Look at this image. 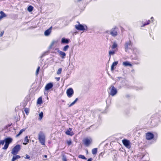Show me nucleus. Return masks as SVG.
I'll use <instances>...</instances> for the list:
<instances>
[{
	"label": "nucleus",
	"instance_id": "f03ea898",
	"mask_svg": "<svg viewBox=\"0 0 161 161\" xmlns=\"http://www.w3.org/2000/svg\"><path fill=\"white\" fill-rule=\"evenodd\" d=\"M5 144L3 147V149L4 150L7 149L9 145V144L12 142L13 141V139L10 137H8L5 138Z\"/></svg>",
	"mask_w": 161,
	"mask_h": 161
},
{
	"label": "nucleus",
	"instance_id": "c85d7f7f",
	"mask_svg": "<svg viewBox=\"0 0 161 161\" xmlns=\"http://www.w3.org/2000/svg\"><path fill=\"white\" fill-rule=\"evenodd\" d=\"M57 43V42L56 41H53L51 43V44L50 45V47H49V48L51 49L52 48L53 46V45Z\"/></svg>",
	"mask_w": 161,
	"mask_h": 161
},
{
	"label": "nucleus",
	"instance_id": "de8ad7c7",
	"mask_svg": "<svg viewBox=\"0 0 161 161\" xmlns=\"http://www.w3.org/2000/svg\"><path fill=\"white\" fill-rule=\"evenodd\" d=\"M82 0H77V2H80V1H82Z\"/></svg>",
	"mask_w": 161,
	"mask_h": 161
},
{
	"label": "nucleus",
	"instance_id": "58836bf2",
	"mask_svg": "<svg viewBox=\"0 0 161 161\" xmlns=\"http://www.w3.org/2000/svg\"><path fill=\"white\" fill-rule=\"evenodd\" d=\"M4 142H5V139L4 140H1L0 141V145H3Z\"/></svg>",
	"mask_w": 161,
	"mask_h": 161
},
{
	"label": "nucleus",
	"instance_id": "a878e982",
	"mask_svg": "<svg viewBox=\"0 0 161 161\" xmlns=\"http://www.w3.org/2000/svg\"><path fill=\"white\" fill-rule=\"evenodd\" d=\"M25 129H23L20 130L19 133L16 136V137H18L22 132L25 131Z\"/></svg>",
	"mask_w": 161,
	"mask_h": 161
},
{
	"label": "nucleus",
	"instance_id": "f3484780",
	"mask_svg": "<svg viewBox=\"0 0 161 161\" xmlns=\"http://www.w3.org/2000/svg\"><path fill=\"white\" fill-rule=\"evenodd\" d=\"M122 64L124 66H129L130 67H132V65L128 61L124 62H123Z\"/></svg>",
	"mask_w": 161,
	"mask_h": 161
},
{
	"label": "nucleus",
	"instance_id": "393cba45",
	"mask_svg": "<svg viewBox=\"0 0 161 161\" xmlns=\"http://www.w3.org/2000/svg\"><path fill=\"white\" fill-rule=\"evenodd\" d=\"M97 152V148H95L92 150V153L93 155H96Z\"/></svg>",
	"mask_w": 161,
	"mask_h": 161
},
{
	"label": "nucleus",
	"instance_id": "a211bd4d",
	"mask_svg": "<svg viewBox=\"0 0 161 161\" xmlns=\"http://www.w3.org/2000/svg\"><path fill=\"white\" fill-rule=\"evenodd\" d=\"M0 20L3 18L7 16V15L3 11H1L0 12Z\"/></svg>",
	"mask_w": 161,
	"mask_h": 161
},
{
	"label": "nucleus",
	"instance_id": "0eeeda50",
	"mask_svg": "<svg viewBox=\"0 0 161 161\" xmlns=\"http://www.w3.org/2000/svg\"><path fill=\"white\" fill-rule=\"evenodd\" d=\"M118 28L117 27L115 26L111 29L110 34L112 36H116L118 35Z\"/></svg>",
	"mask_w": 161,
	"mask_h": 161
},
{
	"label": "nucleus",
	"instance_id": "a19ab883",
	"mask_svg": "<svg viewBox=\"0 0 161 161\" xmlns=\"http://www.w3.org/2000/svg\"><path fill=\"white\" fill-rule=\"evenodd\" d=\"M4 33V31H2L0 33V37H1L3 36Z\"/></svg>",
	"mask_w": 161,
	"mask_h": 161
},
{
	"label": "nucleus",
	"instance_id": "2eb2a0df",
	"mask_svg": "<svg viewBox=\"0 0 161 161\" xmlns=\"http://www.w3.org/2000/svg\"><path fill=\"white\" fill-rule=\"evenodd\" d=\"M58 52L59 53L60 56L62 58H64L66 56V53L62 51L59 50L58 51Z\"/></svg>",
	"mask_w": 161,
	"mask_h": 161
},
{
	"label": "nucleus",
	"instance_id": "4468645a",
	"mask_svg": "<svg viewBox=\"0 0 161 161\" xmlns=\"http://www.w3.org/2000/svg\"><path fill=\"white\" fill-rule=\"evenodd\" d=\"M72 129L69 128V129L68 130L65 132V133L66 135L72 136L74 135V133L73 132H71L72 130Z\"/></svg>",
	"mask_w": 161,
	"mask_h": 161
},
{
	"label": "nucleus",
	"instance_id": "1a4fd4ad",
	"mask_svg": "<svg viewBox=\"0 0 161 161\" xmlns=\"http://www.w3.org/2000/svg\"><path fill=\"white\" fill-rule=\"evenodd\" d=\"M122 142L123 145L127 148H130V141L126 139H123Z\"/></svg>",
	"mask_w": 161,
	"mask_h": 161
},
{
	"label": "nucleus",
	"instance_id": "79ce46f5",
	"mask_svg": "<svg viewBox=\"0 0 161 161\" xmlns=\"http://www.w3.org/2000/svg\"><path fill=\"white\" fill-rule=\"evenodd\" d=\"M30 156L29 155H26V157H25V158L26 159H30Z\"/></svg>",
	"mask_w": 161,
	"mask_h": 161
},
{
	"label": "nucleus",
	"instance_id": "dca6fc26",
	"mask_svg": "<svg viewBox=\"0 0 161 161\" xmlns=\"http://www.w3.org/2000/svg\"><path fill=\"white\" fill-rule=\"evenodd\" d=\"M69 42V40L65 39L64 38H63L61 40V43H62L68 44Z\"/></svg>",
	"mask_w": 161,
	"mask_h": 161
},
{
	"label": "nucleus",
	"instance_id": "39448f33",
	"mask_svg": "<svg viewBox=\"0 0 161 161\" xmlns=\"http://www.w3.org/2000/svg\"><path fill=\"white\" fill-rule=\"evenodd\" d=\"M132 43L130 40L128 42H125V48L126 52H128L129 50L131 49Z\"/></svg>",
	"mask_w": 161,
	"mask_h": 161
},
{
	"label": "nucleus",
	"instance_id": "20e7f679",
	"mask_svg": "<svg viewBox=\"0 0 161 161\" xmlns=\"http://www.w3.org/2000/svg\"><path fill=\"white\" fill-rule=\"evenodd\" d=\"M108 89L110 90V92H108L109 94L112 96H114L117 94V89L114 86L111 85Z\"/></svg>",
	"mask_w": 161,
	"mask_h": 161
},
{
	"label": "nucleus",
	"instance_id": "b1692460",
	"mask_svg": "<svg viewBox=\"0 0 161 161\" xmlns=\"http://www.w3.org/2000/svg\"><path fill=\"white\" fill-rule=\"evenodd\" d=\"M150 23V21L149 20H148L146 21V22H144L143 23L142 25L141 26V27H143L145 26V25H149Z\"/></svg>",
	"mask_w": 161,
	"mask_h": 161
},
{
	"label": "nucleus",
	"instance_id": "412c9836",
	"mask_svg": "<svg viewBox=\"0 0 161 161\" xmlns=\"http://www.w3.org/2000/svg\"><path fill=\"white\" fill-rule=\"evenodd\" d=\"M118 64V61H115L114 62L111 66V71H113L114 70V66H116Z\"/></svg>",
	"mask_w": 161,
	"mask_h": 161
},
{
	"label": "nucleus",
	"instance_id": "4be33fe9",
	"mask_svg": "<svg viewBox=\"0 0 161 161\" xmlns=\"http://www.w3.org/2000/svg\"><path fill=\"white\" fill-rule=\"evenodd\" d=\"M42 103V97H40L38 98L37 101V103L38 104H41Z\"/></svg>",
	"mask_w": 161,
	"mask_h": 161
},
{
	"label": "nucleus",
	"instance_id": "2f4dec72",
	"mask_svg": "<svg viewBox=\"0 0 161 161\" xmlns=\"http://www.w3.org/2000/svg\"><path fill=\"white\" fill-rule=\"evenodd\" d=\"M115 53V51L113 50L112 51H110L109 52V56L110 57L111 55H114Z\"/></svg>",
	"mask_w": 161,
	"mask_h": 161
},
{
	"label": "nucleus",
	"instance_id": "6ab92c4d",
	"mask_svg": "<svg viewBox=\"0 0 161 161\" xmlns=\"http://www.w3.org/2000/svg\"><path fill=\"white\" fill-rule=\"evenodd\" d=\"M0 20L3 18L7 16V15L3 11H1L0 12Z\"/></svg>",
	"mask_w": 161,
	"mask_h": 161
},
{
	"label": "nucleus",
	"instance_id": "ddd939ff",
	"mask_svg": "<svg viewBox=\"0 0 161 161\" xmlns=\"http://www.w3.org/2000/svg\"><path fill=\"white\" fill-rule=\"evenodd\" d=\"M52 27L51 26L48 29L46 30L44 32V35L46 36H49L52 31Z\"/></svg>",
	"mask_w": 161,
	"mask_h": 161
},
{
	"label": "nucleus",
	"instance_id": "bb28decb",
	"mask_svg": "<svg viewBox=\"0 0 161 161\" xmlns=\"http://www.w3.org/2000/svg\"><path fill=\"white\" fill-rule=\"evenodd\" d=\"M33 8L32 6L30 5L28 7L27 10L29 12H31L33 10Z\"/></svg>",
	"mask_w": 161,
	"mask_h": 161
},
{
	"label": "nucleus",
	"instance_id": "c03bdc74",
	"mask_svg": "<svg viewBox=\"0 0 161 161\" xmlns=\"http://www.w3.org/2000/svg\"><path fill=\"white\" fill-rule=\"evenodd\" d=\"M55 79H56V80H57V81H58L60 80V77H56Z\"/></svg>",
	"mask_w": 161,
	"mask_h": 161
},
{
	"label": "nucleus",
	"instance_id": "6e6552de",
	"mask_svg": "<svg viewBox=\"0 0 161 161\" xmlns=\"http://www.w3.org/2000/svg\"><path fill=\"white\" fill-rule=\"evenodd\" d=\"M92 142V139L91 138H86L83 140V142L84 145L86 147L89 146Z\"/></svg>",
	"mask_w": 161,
	"mask_h": 161
},
{
	"label": "nucleus",
	"instance_id": "423d86ee",
	"mask_svg": "<svg viewBox=\"0 0 161 161\" xmlns=\"http://www.w3.org/2000/svg\"><path fill=\"white\" fill-rule=\"evenodd\" d=\"M75 28L77 30L80 31L87 30V27L86 25L84 26L81 24H79L78 25H75Z\"/></svg>",
	"mask_w": 161,
	"mask_h": 161
},
{
	"label": "nucleus",
	"instance_id": "e433bc0d",
	"mask_svg": "<svg viewBox=\"0 0 161 161\" xmlns=\"http://www.w3.org/2000/svg\"><path fill=\"white\" fill-rule=\"evenodd\" d=\"M79 158L83 159H86V158L84 155H79Z\"/></svg>",
	"mask_w": 161,
	"mask_h": 161
},
{
	"label": "nucleus",
	"instance_id": "f704fd0d",
	"mask_svg": "<svg viewBox=\"0 0 161 161\" xmlns=\"http://www.w3.org/2000/svg\"><path fill=\"white\" fill-rule=\"evenodd\" d=\"M62 71V68H59L57 71V74L58 75H60Z\"/></svg>",
	"mask_w": 161,
	"mask_h": 161
},
{
	"label": "nucleus",
	"instance_id": "9d476101",
	"mask_svg": "<svg viewBox=\"0 0 161 161\" xmlns=\"http://www.w3.org/2000/svg\"><path fill=\"white\" fill-rule=\"evenodd\" d=\"M74 93V91L72 88H69L67 90L66 93L69 97H72Z\"/></svg>",
	"mask_w": 161,
	"mask_h": 161
},
{
	"label": "nucleus",
	"instance_id": "4c0bfd02",
	"mask_svg": "<svg viewBox=\"0 0 161 161\" xmlns=\"http://www.w3.org/2000/svg\"><path fill=\"white\" fill-rule=\"evenodd\" d=\"M40 69V67L39 66H38L37 67V68L36 70V75H38Z\"/></svg>",
	"mask_w": 161,
	"mask_h": 161
},
{
	"label": "nucleus",
	"instance_id": "49530a36",
	"mask_svg": "<svg viewBox=\"0 0 161 161\" xmlns=\"http://www.w3.org/2000/svg\"><path fill=\"white\" fill-rule=\"evenodd\" d=\"M43 157H44V158H47V155H44L43 156Z\"/></svg>",
	"mask_w": 161,
	"mask_h": 161
},
{
	"label": "nucleus",
	"instance_id": "7c9ffc66",
	"mask_svg": "<svg viewBox=\"0 0 161 161\" xmlns=\"http://www.w3.org/2000/svg\"><path fill=\"white\" fill-rule=\"evenodd\" d=\"M69 47V46L68 45H66V46L64 47L63 49V50L64 51H66L68 49Z\"/></svg>",
	"mask_w": 161,
	"mask_h": 161
},
{
	"label": "nucleus",
	"instance_id": "7ed1b4c3",
	"mask_svg": "<svg viewBox=\"0 0 161 161\" xmlns=\"http://www.w3.org/2000/svg\"><path fill=\"white\" fill-rule=\"evenodd\" d=\"M20 149L21 146L19 144L17 145L12 149L11 153L14 155H16L18 153Z\"/></svg>",
	"mask_w": 161,
	"mask_h": 161
},
{
	"label": "nucleus",
	"instance_id": "9b49d317",
	"mask_svg": "<svg viewBox=\"0 0 161 161\" xmlns=\"http://www.w3.org/2000/svg\"><path fill=\"white\" fill-rule=\"evenodd\" d=\"M154 136V135L151 132H148L146 134V139L147 140H151L153 139Z\"/></svg>",
	"mask_w": 161,
	"mask_h": 161
},
{
	"label": "nucleus",
	"instance_id": "37998d69",
	"mask_svg": "<svg viewBox=\"0 0 161 161\" xmlns=\"http://www.w3.org/2000/svg\"><path fill=\"white\" fill-rule=\"evenodd\" d=\"M104 153V152H101V153H100L99 154V156H101L102 157H103V154Z\"/></svg>",
	"mask_w": 161,
	"mask_h": 161
},
{
	"label": "nucleus",
	"instance_id": "ea45409f",
	"mask_svg": "<svg viewBox=\"0 0 161 161\" xmlns=\"http://www.w3.org/2000/svg\"><path fill=\"white\" fill-rule=\"evenodd\" d=\"M62 160L63 161H67V158L65 156H63L62 158Z\"/></svg>",
	"mask_w": 161,
	"mask_h": 161
},
{
	"label": "nucleus",
	"instance_id": "473e14b6",
	"mask_svg": "<svg viewBox=\"0 0 161 161\" xmlns=\"http://www.w3.org/2000/svg\"><path fill=\"white\" fill-rule=\"evenodd\" d=\"M29 109L28 108H25L24 111L27 115H28L29 113Z\"/></svg>",
	"mask_w": 161,
	"mask_h": 161
},
{
	"label": "nucleus",
	"instance_id": "c9c22d12",
	"mask_svg": "<svg viewBox=\"0 0 161 161\" xmlns=\"http://www.w3.org/2000/svg\"><path fill=\"white\" fill-rule=\"evenodd\" d=\"M66 143L69 146V145H71L72 143L71 140L70 139L69 140L67 141L66 142Z\"/></svg>",
	"mask_w": 161,
	"mask_h": 161
},
{
	"label": "nucleus",
	"instance_id": "f257e3e1",
	"mask_svg": "<svg viewBox=\"0 0 161 161\" xmlns=\"http://www.w3.org/2000/svg\"><path fill=\"white\" fill-rule=\"evenodd\" d=\"M38 140L42 145L44 146L45 142V136L44 134L42 132L40 131L38 135Z\"/></svg>",
	"mask_w": 161,
	"mask_h": 161
},
{
	"label": "nucleus",
	"instance_id": "5701e85b",
	"mask_svg": "<svg viewBox=\"0 0 161 161\" xmlns=\"http://www.w3.org/2000/svg\"><path fill=\"white\" fill-rule=\"evenodd\" d=\"M20 158V156L19 155H16L15 156H14L12 158V161H14Z\"/></svg>",
	"mask_w": 161,
	"mask_h": 161
},
{
	"label": "nucleus",
	"instance_id": "72a5a7b5",
	"mask_svg": "<svg viewBox=\"0 0 161 161\" xmlns=\"http://www.w3.org/2000/svg\"><path fill=\"white\" fill-rule=\"evenodd\" d=\"M78 98H76V99L72 103H71L70 105H69V107H71L72 106H73V105H74L75 103L78 100Z\"/></svg>",
	"mask_w": 161,
	"mask_h": 161
},
{
	"label": "nucleus",
	"instance_id": "c756f323",
	"mask_svg": "<svg viewBox=\"0 0 161 161\" xmlns=\"http://www.w3.org/2000/svg\"><path fill=\"white\" fill-rule=\"evenodd\" d=\"M39 119L40 120H41L43 117V113L41 112L39 114Z\"/></svg>",
	"mask_w": 161,
	"mask_h": 161
},
{
	"label": "nucleus",
	"instance_id": "09e8293b",
	"mask_svg": "<svg viewBox=\"0 0 161 161\" xmlns=\"http://www.w3.org/2000/svg\"><path fill=\"white\" fill-rule=\"evenodd\" d=\"M151 19H153V17H152Z\"/></svg>",
	"mask_w": 161,
	"mask_h": 161
},
{
	"label": "nucleus",
	"instance_id": "f8f14e48",
	"mask_svg": "<svg viewBox=\"0 0 161 161\" xmlns=\"http://www.w3.org/2000/svg\"><path fill=\"white\" fill-rule=\"evenodd\" d=\"M53 86V84L52 83L50 82L47 84L45 86V89L46 91H48L50 89L52 88Z\"/></svg>",
	"mask_w": 161,
	"mask_h": 161
},
{
	"label": "nucleus",
	"instance_id": "aec40b11",
	"mask_svg": "<svg viewBox=\"0 0 161 161\" xmlns=\"http://www.w3.org/2000/svg\"><path fill=\"white\" fill-rule=\"evenodd\" d=\"M28 136H26L24 138V142L23 143V144L24 145H26L29 142L30 139H28Z\"/></svg>",
	"mask_w": 161,
	"mask_h": 161
},
{
	"label": "nucleus",
	"instance_id": "a18cd8bd",
	"mask_svg": "<svg viewBox=\"0 0 161 161\" xmlns=\"http://www.w3.org/2000/svg\"><path fill=\"white\" fill-rule=\"evenodd\" d=\"M92 158H89L87 161H92Z\"/></svg>",
	"mask_w": 161,
	"mask_h": 161
},
{
	"label": "nucleus",
	"instance_id": "cd10ccee",
	"mask_svg": "<svg viewBox=\"0 0 161 161\" xmlns=\"http://www.w3.org/2000/svg\"><path fill=\"white\" fill-rule=\"evenodd\" d=\"M117 47V44L115 42H114L113 43V44L111 47V48L112 49H114L115 48H116Z\"/></svg>",
	"mask_w": 161,
	"mask_h": 161
}]
</instances>
